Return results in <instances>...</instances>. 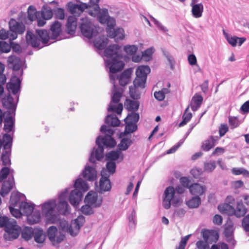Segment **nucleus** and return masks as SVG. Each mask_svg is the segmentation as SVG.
<instances>
[{
  "label": "nucleus",
  "mask_w": 249,
  "mask_h": 249,
  "mask_svg": "<svg viewBox=\"0 0 249 249\" xmlns=\"http://www.w3.org/2000/svg\"><path fill=\"white\" fill-rule=\"evenodd\" d=\"M74 187V189L72 190L66 188L64 191L61 192L59 196L57 204L55 200L51 199L42 204V213L45 216L47 223H55L57 219L58 213L65 214L68 212V196L70 203L73 206L76 207L82 199L83 193L89 189L87 182L81 178H78L75 181Z\"/></svg>",
  "instance_id": "nucleus-1"
},
{
  "label": "nucleus",
  "mask_w": 249,
  "mask_h": 249,
  "mask_svg": "<svg viewBox=\"0 0 249 249\" xmlns=\"http://www.w3.org/2000/svg\"><path fill=\"white\" fill-rule=\"evenodd\" d=\"M120 48L119 45L113 44L109 46L104 51V56L106 57L104 60L106 67L109 69L110 82L113 85L111 102L108 107V111H114L118 114H121L123 110V105L119 104L117 106H115L112 104L117 103L120 101L123 92L122 88H118L115 85V78L114 75L115 72L122 71L124 66Z\"/></svg>",
  "instance_id": "nucleus-2"
},
{
  "label": "nucleus",
  "mask_w": 249,
  "mask_h": 249,
  "mask_svg": "<svg viewBox=\"0 0 249 249\" xmlns=\"http://www.w3.org/2000/svg\"><path fill=\"white\" fill-rule=\"evenodd\" d=\"M51 35L50 36L48 32L45 30H36V36L32 32L28 31L26 34V40L29 45L33 47H37L39 49L44 46L50 44L53 42H49L50 39L57 38L62 32L61 23L55 21L51 27Z\"/></svg>",
  "instance_id": "nucleus-3"
},
{
  "label": "nucleus",
  "mask_w": 249,
  "mask_h": 249,
  "mask_svg": "<svg viewBox=\"0 0 249 249\" xmlns=\"http://www.w3.org/2000/svg\"><path fill=\"white\" fill-rule=\"evenodd\" d=\"M100 131L105 133V136L104 138L101 136H98L96 140V143L98 145V148L96 149L95 154L92 151L91 152L89 160L90 162L94 163L95 159L99 160L103 158L104 148L102 144L107 147H113L115 146L116 142L115 140L112 137L114 133V130L110 128L109 126L103 125Z\"/></svg>",
  "instance_id": "nucleus-4"
},
{
  "label": "nucleus",
  "mask_w": 249,
  "mask_h": 249,
  "mask_svg": "<svg viewBox=\"0 0 249 249\" xmlns=\"http://www.w3.org/2000/svg\"><path fill=\"white\" fill-rule=\"evenodd\" d=\"M181 203L180 196L175 192V188L172 186H169L166 188L163 196L162 204L166 209L170 208L171 204L174 206H178Z\"/></svg>",
  "instance_id": "nucleus-5"
},
{
  "label": "nucleus",
  "mask_w": 249,
  "mask_h": 249,
  "mask_svg": "<svg viewBox=\"0 0 249 249\" xmlns=\"http://www.w3.org/2000/svg\"><path fill=\"white\" fill-rule=\"evenodd\" d=\"M79 24L81 33L85 37L91 38L97 35V27L92 24L88 17H81Z\"/></svg>",
  "instance_id": "nucleus-6"
},
{
  "label": "nucleus",
  "mask_w": 249,
  "mask_h": 249,
  "mask_svg": "<svg viewBox=\"0 0 249 249\" xmlns=\"http://www.w3.org/2000/svg\"><path fill=\"white\" fill-rule=\"evenodd\" d=\"M84 222L85 217L80 215L72 220L70 225L66 221H62L60 222V227L63 231L69 233L72 236H75L79 232L80 228Z\"/></svg>",
  "instance_id": "nucleus-7"
},
{
  "label": "nucleus",
  "mask_w": 249,
  "mask_h": 249,
  "mask_svg": "<svg viewBox=\"0 0 249 249\" xmlns=\"http://www.w3.org/2000/svg\"><path fill=\"white\" fill-rule=\"evenodd\" d=\"M218 210L222 213H227L228 215L234 214L237 217L244 216L247 212V209L242 202H238L236 210L228 204L219 205L218 207Z\"/></svg>",
  "instance_id": "nucleus-8"
},
{
  "label": "nucleus",
  "mask_w": 249,
  "mask_h": 249,
  "mask_svg": "<svg viewBox=\"0 0 249 249\" xmlns=\"http://www.w3.org/2000/svg\"><path fill=\"white\" fill-rule=\"evenodd\" d=\"M3 151L1 154V160L4 165H10L11 160V146L12 144V138L7 134H5L3 136Z\"/></svg>",
  "instance_id": "nucleus-9"
},
{
  "label": "nucleus",
  "mask_w": 249,
  "mask_h": 249,
  "mask_svg": "<svg viewBox=\"0 0 249 249\" xmlns=\"http://www.w3.org/2000/svg\"><path fill=\"white\" fill-rule=\"evenodd\" d=\"M3 238L6 241H13L17 239L21 232V227L17 224L15 220L8 224L4 230Z\"/></svg>",
  "instance_id": "nucleus-10"
},
{
  "label": "nucleus",
  "mask_w": 249,
  "mask_h": 249,
  "mask_svg": "<svg viewBox=\"0 0 249 249\" xmlns=\"http://www.w3.org/2000/svg\"><path fill=\"white\" fill-rule=\"evenodd\" d=\"M98 21L102 24L106 23L107 28L106 31L108 29H114V27L116 25V21L113 18L108 16V10L107 9H102L99 12V14L96 16Z\"/></svg>",
  "instance_id": "nucleus-11"
},
{
  "label": "nucleus",
  "mask_w": 249,
  "mask_h": 249,
  "mask_svg": "<svg viewBox=\"0 0 249 249\" xmlns=\"http://www.w3.org/2000/svg\"><path fill=\"white\" fill-rule=\"evenodd\" d=\"M11 37L15 40L17 38L18 34H23L25 30V25L22 23L17 22L15 19H11L9 22Z\"/></svg>",
  "instance_id": "nucleus-12"
},
{
  "label": "nucleus",
  "mask_w": 249,
  "mask_h": 249,
  "mask_svg": "<svg viewBox=\"0 0 249 249\" xmlns=\"http://www.w3.org/2000/svg\"><path fill=\"white\" fill-rule=\"evenodd\" d=\"M47 235L49 240L54 245L61 242L65 237L64 235L58 231L55 226H51L47 231Z\"/></svg>",
  "instance_id": "nucleus-13"
},
{
  "label": "nucleus",
  "mask_w": 249,
  "mask_h": 249,
  "mask_svg": "<svg viewBox=\"0 0 249 249\" xmlns=\"http://www.w3.org/2000/svg\"><path fill=\"white\" fill-rule=\"evenodd\" d=\"M111 174L108 170L103 168L101 172V178L100 180V191L101 193L109 191L111 188L110 180L108 178Z\"/></svg>",
  "instance_id": "nucleus-14"
},
{
  "label": "nucleus",
  "mask_w": 249,
  "mask_h": 249,
  "mask_svg": "<svg viewBox=\"0 0 249 249\" xmlns=\"http://www.w3.org/2000/svg\"><path fill=\"white\" fill-rule=\"evenodd\" d=\"M102 201V197L98 196L97 193L93 191H89L85 198V202L90 204L92 207H100Z\"/></svg>",
  "instance_id": "nucleus-15"
},
{
  "label": "nucleus",
  "mask_w": 249,
  "mask_h": 249,
  "mask_svg": "<svg viewBox=\"0 0 249 249\" xmlns=\"http://www.w3.org/2000/svg\"><path fill=\"white\" fill-rule=\"evenodd\" d=\"M15 113H8L5 114L3 113L4 120V130L6 133H9L14 130L15 124L14 117Z\"/></svg>",
  "instance_id": "nucleus-16"
},
{
  "label": "nucleus",
  "mask_w": 249,
  "mask_h": 249,
  "mask_svg": "<svg viewBox=\"0 0 249 249\" xmlns=\"http://www.w3.org/2000/svg\"><path fill=\"white\" fill-rule=\"evenodd\" d=\"M89 5L85 3H81L79 4H72L69 6V11L72 15L71 16H79L85 9H88Z\"/></svg>",
  "instance_id": "nucleus-17"
},
{
  "label": "nucleus",
  "mask_w": 249,
  "mask_h": 249,
  "mask_svg": "<svg viewBox=\"0 0 249 249\" xmlns=\"http://www.w3.org/2000/svg\"><path fill=\"white\" fill-rule=\"evenodd\" d=\"M21 79L16 75H14L11 79L10 82L7 84V88L9 91L13 94H17L20 88Z\"/></svg>",
  "instance_id": "nucleus-18"
},
{
  "label": "nucleus",
  "mask_w": 249,
  "mask_h": 249,
  "mask_svg": "<svg viewBox=\"0 0 249 249\" xmlns=\"http://www.w3.org/2000/svg\"><path fill=\"white\" fill-rule=\"evenodd\" d=\"M14 185V178L12 174L7 180L3 182L0 190V195L2 196H5L10 192Z\"/></svg>",
  "instance_id": "nucleus-19"
},
{
  "label": "nucleus",
  "mask_w": 249,
  "mask_h": 249,
  "mask_svg": "<svg viewBox=\"0 0 249 249\" xmlns=\"http://www.w3.org/2000/svg\"><path fill=\"white\" fill-rule=\"evenodd\" d=\"M2 102L3 106L8 109V110L4 112L5 113V114L12 113H15L16 105L14 102L13 99L10 94H8L6 97L3 98Z\"/></svg>",
  "instance_id": "nucleus-20"
},
{
  "label": "nucleus",
  "mask_w": 249,
  "mask_h": 249,
  "mask_svg": "<svg viewBox=\"0 0 249 249\" xmlns=\"http://www.w3.org/2000/svg\"><path fill=\"white\" fill-rule=\"evenodd\" d=\"M107 33L109 37L114 38L116 41L123 40L124 38V31L122 28H118L113 30L108 29Z\"/></svg>",
  "instance_id": "nucleus-21"
},
{
  "label": "nucleus",
  "mask_w": 249,
  "mask_h": 249,
  "mask_svg": "<svg viewBox=\"0 0 249 249\" xmlns=\"http://www.w3.org/2000/svg\"><path fill=\"white\" fill-rule=\"evenodd\" d=\"M77 25V19L75 16H69L66 24L67 33L71 35L75 34Z\"/></svg>",
  "instance_id": "nucleus-22"
},
{
  "label": "nucleus",
  "mask_w": 249,
  "mask_h": 249,
  "mask_svg": "<svg viewBox=\"0 0 249 249\" xmlns=\"http://www.w3.org/2000/svg\"><path fill=\"white\" fill-rule=\"evenodd\" d=\"M99 0H90L87 12L89 15L93 17H96L99 14V12L102 10L99 8L98 4Z\"/></svg>",
  "instance_id": "nucleus-23"
},
{
  "label": "nucleus",
  "mask_w": 249,
  "mask_h": 249,
  "mask_svg": "<svg viewBox=\"0 0 249 249\" xmlns=\"http://www.w3.org/2000/svg\"><path fill=\"white\" fill-rule=\"evenodd\" d=\"M82 174L85 179L91 181L94 180L97 177V172L95 169L89 166L85 167Z\"/></svg>",
  "instance_id": "nucleus-24"
},
{
  "label": "nucleus",
  "mask_w": 249,
  "mask_h": 249,
  "mask_svg": "<svg viewBox=\"0 0 249 249\" xmlns=\"http://www.w3.org/2000/svg\"><path fill=\"white\" fill-rule=\"evenodd\" d=\"M117 71H116L117 72ZM132 71L130 69L125 70L120 75L119 78L116 76V72L114 73L115 80L119 79L120 84L122 86H124L127 84L130 81V76Z\"/></svg>",
  "instance_id": "nucleus-25"
},
{
  "label": "nucleus",
  "mask_w": 249,
  "mask_h": 249,
  "mask_svg": "<svg viewBox=\"0 0 249 249\" xmlns=\"http://www.w3.org/2000/svg\"><path fill=\"white\" fill-rule=\"evenodd\" d=\"M9 64L13 67V69L15 71L14 74H18L16 72L18 71L22 65V61L18 57L15 56H10L7 59Z\"/></svg>",
  "instance_id": "nucleus-26"
},
{
  "label": "nucleus",
  "mask_w": 249,
  "mask_h": 249,
  "mask_svg": "<svg viewBox=\"0 0 249 249\" xmlns=\"http://www.w3.org/2000/svg\"><path fill=\"white\" fill-rule=\"evenodd\" d=\"M218 138L217 136H211L207 140L204 141L202 144V149L206 151H209L214 146Z\"/></svg>",
  "instance_id": "nucleus-27"
},
{
  "label": "nucleus",
  "mask_w": 249,
  "mask_h": 249,
  "mask_svg": "<svg viewBox=\"0 0 249 249\" xmlns=\"http://www.w3.org/2000/svg\"><path fill=\"white\" fill-rule=\"evenodd\" d=\"M189 190L191 194L193 195L201 196L205 192L206 187L198 183H194L190 185Z\"/></svg>",
  "instance_id": "nucleus-28"
},
{
  "label": "nucleus",
  "mask_w": 249,
  "mask_h": 249,
  "mask_svg": "<svg viewBox=\"0 0 249 249\" xmlns=\"http://www.w3.org/2000/svg\"><path fill=\"white\" fill-rule=\"evenodd\" d=\"M223 32L226 40L232 46H235L237 43L239 46H241L246 40L245 38L243 37L239 38L236 36H231L225 30H223Z\"/></svg>",
  "instance_id": "nucleus-29"
},
{
  "label": "nucleus",
  "mask_w": 249,
  "mask_h": 249,
  "mask_svg": "<svg viewBox=\"0 0 249 249\" xmlns=\"http://www.w3.org/2000/svg\"><path fill=\"white\" fill-rule=\"evenodd\" d=\"M124 159V155L122 152L119 150L112 151L106 154V159L108 161H113L119 160V161H122Z\"/></svg>",
  "instance_id": "nucleus-30"
},
{
  "label": "nucleus",
  "mask_w": 249,
  "mask_h": 249,
  "mask_svg": "<svg viewBox=\"0 0 249 249\" xmlns=\"http://www.w3.org/2000/svg\"><path fill=\"white\" fill-rule=\"evenodd\" d=\"M203 101V97L202 96L196 94L192 98L190 107L192 110L195 111L197 110L200 107Z\"/></svg>",
  "instance_id": "nucleus-31"
},
{
  "label": "nucleus",
  "mask_w": 249,
  "mask_h": 249,
  "mask_svg": "<svg viewBox=\"0 0 249 249\" xmlns=\"http://www.w3.org/2000/svg\"><path fill=\"white\" fill-rule=\"evenodd\" d=\"M191 7V13L192 16L196 18H199L202 16L204 6L202 3L198 5H195Z\"/></svg>",
  "instance_id": "nucleus-32"
},
{
  "label": "nucleus",
  "mask_w": 249,
  "mask_h": 249,
  "mask_svg": "<svg viewBox=\"0 0 249 249\" xmlns=\"http://www.w3.org/2000/svg\"><path fill=\"white\" fill-rule=\"evenodd\" d=\"M19 208L22 212V214L28 216L33 212L34 209V205L26 202H22L20 205Z\"/></svg>",
  "instance_id": "nucleus-33"
},
{
  "label": "nucleus",
  "mask_w": 249,
  "mask_h": 249,
  "mask_svg": "<svg viewBox=\"0 0 249 249\" xmlns=\"http://www.w3.org/2000/svg\"><path fill=\"white\" fill-rule=\"evenodd\" d=\"M27 217L28 222L30 224H34L39 222L41 218L40 213L38 211H33V212Z\"/></svg>",
  "instance_id": "nucleus-34"
},
{
  "label": "nucleus",
  "mask_w": 249,
  "mask_h": 249,
  "mask_svg": "<svg viewBox=\"0 0 249 249\" xmlns=\"http://www.w3.org/2000/svg\"><path fill=\"white\" fill-rule=\"evenodd\" d=\"M150 72V69L148 66H140L136 71V76L139 77L146 78Z\"/></svg>",
  "instance_id": "nucleus-35"
},
{
  "label": "nucleus",
  "mask_w": 249,
  "mask_h": 249,
  "mask_svg": "<svg viewBox=\"0 0 249 249\" xmlns=\"http://www.w3.org/2000/svg\"><path fill=\"white\" fill-rule=\"evenodd\" d=\"M125 123L126 124L125 129L124 132H122L120 134V138H123L127 134L134 132L137 129L136 124L126 121H125Z\"/></svg>",
  "instance_id": "nucleus-36"
},
{
  "label": "nucleus",
  "mask_w": 249,
  "mask_h": 249,
  "mask_svg": "<svg viewBox=\"0 0 249 249\" xmlns=\"http://www.w3.org/2000/svg\"><path fill=\"white\" fill-rule=\"evenodd\" d=\"M35 241L38 243H42L45 240V235L42 230L36 229L34 231Z\"/></svg>",
  "instance_id": "nucleus-37"
},
{
  "label": "nucleus",
  "mask_w": 249,
  "mask_h": 249,
  "mask_svg": "<svg viewBox=\"0 0 249 249\" xmlns=\"http://www.w3.org/2000/svg\"><path fill=\"white\" fill-rule=\"evenodd\" d=\"M34 230L31 227H25L22 230H21L22 238L27 241L30 240L34 235Z\"/></svg>",
  "instance_id": "nucleus-38"
},
{
  "label": "nucleus",
  "mask_w": 249,
  "mask_h": 249,
  "mask_svg": "<svg viewBox=\"0 0 249 249\" xmlns=\"http://www.w3.org/2000/svg\"><path fill=\"white\" fill-rule=\"evenodd\" d=\"M105 123L112 126H117L120 124V121L115 115H108L105 119Z\"/></svg>",
  "instance_id": "nucleus-39"
},
{
  "label": "nucleus",
  "mask_w": 249,
  "mask_h": 249,
  "mask_svg": "<svg viewBox=\"0 0 249 249\" xmlns=\"http://www.w3.org/2000/svg\"><path fill=\"white\" fill-rule=\"evenodd\" d=\"M200 204L201 199L198 196L193 197L186 202V204L190 208H198Z\"/></svg>",
  "instance_id": "nucleus-40"
},
{
  "label": "nucleus",
  "mask_w": 249,
  "mask_h": 249,
  "mask_svg": "<svg viewBox=\"0 0 249 249\" xmlns=\"http://www.w3.org/2000/svg\"><path fill=\"white\" fill-rule=\"evenodd\" d=\"M40 17V12L36 10L34 7L30 6L28 9V18L31 21L36 20V18Z\"/></svg>",
  "instance_id": "nucleus-41"
},
{
  "label": "nucleus",
  "mask_w": 249,
  "mask_h": 249,
  "mask_svg": "<svg viewBox=\"0 0 249 249\" xmlns=\"http://www.w3.org/2000/svg\"><path fill=\"white\" fill-rule=\"evenodd\" d=\"M107 44V39L105 37L97 39L94 42L95 47L100 50L104 49Z\"/></svg>",
  "instance_id": "nucleus-42"
},
{
  "label": "nucleus",
  "mask_w": 249,
  "mask_h": 249,
  "mask_svg": "<svg viewBox=\"0 0 249 249\" xmlns=\"http://www.w3.org/2000/svg\"><path fill=\"white\" fill-rule=\"evenodd\" d=\"M188 106L185 109V112L182 116V121L179 124V126H183L185 125L192 118V114L191 112H188L189 110Z\"/></svg>",
  "instance_id": "nucleus-43"
},
{
  "label": "nucleus",
  "mask_w": 249,
  "mask_h": 249,
  "mask_svg": "<svg viewBox=\"0 0 249 249\" xmlns=\"http://www.w3.org/2000/svg\"><path fill=\"white\" fill-rule=\"evenodd\" d=\"M132 141L130 138H123L118 144V147L120 151L126 150L131 144Z\"/></svg>",
  "instance_id": "nucleus-44"
},
{
  "label": "nucleus",
  "mask_w": 249,
  "mask_h": 249,
  "mask_svg": "<svg viewBox=\"0 0 249 249\" xmlns=\"http://www.w3.org/2000/svg\"><path fill=\"white\" fill-rule=\"evenodd\" d=\"M138 48L134 45H127L124 46V50L127 55H133L138 51Z\"/></svg>",
  "instance_id": "nucleus-45"
},
{
  "label": "nucleus",
  "mask_w": 249,
  "mask_h": 249,
  "mask_svg": "<svg viewBox=\"0 0 249 249\" xmlns=\"http://www.w3.org/2000/svg\"><path fill=\"white\" fill-rule=\"evenodd\" d=\"M139 119V114L135 112H132L128 114L124 119V121L129 122L136 124Z\"/></svg>",
  "instance_id": "nucleus-46"
},
{
  "label": "nucleus",
  "mask_w": 249,
  "mask_h": 249,
  "mask_svg": "<svg viewBox=\"0 0 249 249\" xmlns=\"http://www.w3.org/2000/svg\"><path fill=\"white\" fill-rule=\"evenodd\" d=\"M15 219L9 218L7 216H0V228H3L4 230L11 222H13Z\"/></svg>",
  "instance_id": "nucleus-47"
},
{
  "label": "nucleus",
  "mask_w": 249,
  "mask_h": 249,
  "mask_svg": "<svg viewBox=\"0 0 249 249\" xmlns=\"http://www.w3.org/2000/svg\"><path fill=\"white\" fill-rule=\"evenodd\" d=\"M224 234L228 241L232 240L233 229L232 226L228 225L225 228Z\"/></svg>",
  "instance_id": "nucleus-48"
},
{
  "label": "nucleus",
  "mask_w": 249,
  "mask_h": 249,
  "mask_svg": "<svg viewBox=\"0 0 249 249\" xmlns=\"http://www.w3.org/2000/svg\"><path fill=\"white\" fill-rule=\"evenodd\" d=\"M53 16V13L51 9H45L40 12V17L46 20L50 19Z\"/></svg>",
  "instance_id": "nucleus-49"
},
{
  "label": "nucleus",
  "mask_w": 249,
  "mask_h": 249,
  "mask_svg": "<svg viewBox=\"0 0 249 249\" xmlns=\"http://www.w3.org/2000/svg\"><path fill=\"white\" fill-rule=\"evenodd\" d=\"M216 167V163L214 161H210L204 163V171L207 172H212Z\"/></svg>",
  "instance_id": "nucleus-50"
},
{
  "label": "nucleus",
  "mask_w": 249,
  "mask_h": 249,
  "mask_svg": "<svg viewBox=\"0 0 249 249\" xmlns=\"http://www.w3.org/2000/svg\"><path fill=\"white\" fill-rule=\"evenodd\" d=\"M146 78L137 76L134 81V86L136 87L144 88L146 82Z\"/></svg>",
  "instance_id": "nucleus-51"
},
{
  "label": "nucleus",
  "mask_w": 249,
  "mask_h": 249,
  "mask_svg": "<svg viewBox=\"0 0 249 249\" xmlns=\"http://www.w3.org/2000/svg\"><path fill=\"white\" fill-rule=\"evenodd\" d=\"M127 108L129 110L135 111L138 109L139 104L136 101L126 100Z\"/></svg>",
  "instance_id": "nucleus-52"
},
{
  "label": "nucleus",
  "mask_w": 249,
  "mask_h": 249,
  "mask_svg": "<svg viewBox=\"0 0 249 249\" xmlns=\"http://www.w3.org/2000/svg\"><path fill=\"white\" fill-rule=\"evenodd\" d=\"M151 20L154 22V24L158 28L160 31L163 32H167L168 31V29L164 27L159 21L157 20L152 16H150Z\"/></svg>",
  "instance_id": "nucleus-53"
},
{
  "label": "nucleus",
  "mask_w": 249,
  "mask_h": 249,
  "mask_svg": "<svg viewBox=\"0 0 249 249\" xmlns=\"http://www.w3.org/2000/svg\"><path fill=\"white\" fill-rule=\"evenodd\" d=\"M154 52V49L153 47H150L144 52H142V54L144 58L145 59L146 61L149 60L151 58V56Z\"/></svg>",
  "instance_id": "nucleus-54"
},
{
  "label": "nucleus",
  "mask_w": 249,
  "mask_h": 249,
  "mask_svg": "<svg viewBox=\"0 0 249 249\" xmlns=\"http://www.w3.org/2000/svg\"><path fill=\"white\" fill-rule=\"evenodd\" d=\"M11 46L4 41H0V53H7L10 51Z\"/></svg>",
  "instance_id": "nucleus-55"
},
{
  "label": "nucleus",
  "mask_w": 249,
  "mask_h": 249,
  "mask_svg": "<svg viewBox=\"0 0 249 249\" xmlns=\"http://www.w3.org/2000/svg\"><path fill=\"white\" fill-rule=\"evenodd\" d=\"M54 14L56 18L59 19H64L65 17L64 10L62 8H57L54 11Z\"/></svg>",
  "instance_id": "nucleus-56"
},
{
  "label": "nucleus",
  "mask_w": 249,
  "mask_h": 249,
  "mask_svg": "<svg viewBox=\"0 0 249 249\" xmlns=\"http://www.w3.org/2000/svg\"><path fill=\"white\" fill-rule=\"evenodd\" d=\"M10 174V170L8 167H3L0 171V182L3 181Z\"/></svg>",
  "instance_id": "nucleus-57"
},
{
  "label": "nucleus",
  "mask_w": 249,
  "mask_h": 249,
  "mask_svg": "<svg viewBox=\"0 0 249 249\" xmlns=\"http://www.w3.org/2000/svg\"><path fill=\"white\" fill-rule=\"evenodd\" d=\"M92 207L90 204L87 203L85 205L82 207L81 211L85 214L89 215L93 213Z\"/></svg>",
  "instance_id": "nucleus-58"
},
{
  "label": "nucleus",
  "mask_w": 249,
  "mask_h": 249,
  "mask_svg": "<svg viewBox=\"0 0 249 249\" xmlns=\"http://www.w3.org/2000/svg\"><path fill=\"white\" fill-rule=\"evenodd\" d=\"M106 169L110 174H113L115 172L116 164L114 161H108L106 164Z\"/></svg>",
  "instance_id": "nucleus-59"
},
{
  "label": "nucleus",
  "mask_w": 249,
  "mask_h": 249,
  "mask_svg": "<svg viewBox=\"0 0 249 249\" xmlns=\"http://www.w3.org/2000/svg\"><path fill=\"white\" fill-rule=\"evenodd\" d=\"M11 34L10 31H6L4 29L0 30V39H1L4 40L9 38L10 40H13L11 37Z\"/></svg>",
  "instance_id": "nucleus-60"
},
{
  "label": "nucleus",
  "mask_w": 249,
  "mask_h": 249,
  "mask_svg": "<svg viewBox=\"0 0 249 249\" xmlns=\"http://www.w3.org/2000/svg\"><path fill=\"white\" fill-rule=\"evenodd\" d=\"M191 235H188L181 238L180 242H179V246L177 247L176 249H184L186 246L187 242L189 240Z\"/></svg>",
  "instance_id": "nucleus-61"
},
{
  "label": "nucleus",
  "mask_w": 249,
  "mask_h": 249,
  "mask_svg": "<svg viewBox=\"0 0 249 249\" xmlns=\"http://www.w3.org/2000/svg\"><path fill=\"white\" fill-rule=\"evenodd\" d=\"M136 87L131 86L129 88V94L130 97L134 99H137L139 98L140 95L136 92Z\"/></svg>",
  "instance_id": "nucleus-62"
},
{
  "label": "nucleus",
  "mask_w": 249,
  "mask_h": 249,
  "mask_svg": "<svg viewBox=\"0 0 249 249\" xmlns=\"http://www.w3.org/2000/svg\"><path fill=\"white\" fill-rule=\"evenodd\" d=\"M10 211L12 215L16 217L19 218L21 216L22 214V211L20 210L15 209L12 207H9Z\"/></svg>",
  "instance_id": "nucleus-63"
},
{
  "label": "nucleus",
  "mask_w": 249,
  "mask_h": 249,
  "mask_svg": "<svg viewBox=\"0 0 249 249\" xmlns=\"http://www.w3.org/2000/svg\"><path fill=\"white\" fill-rule=\"evenodd\" d=\"M242 226L246 231H249V214L243 219Z\"/></svg>",
  "instance_id": "nucleus-64"
}]
</instances>
